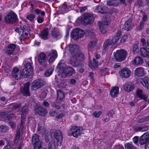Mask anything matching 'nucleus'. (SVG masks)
Listing matches in <instances>:
<instances>
[{
    "label": "nucleus",
    "instance_id": "obj_1",
    "mask_svg": "<svg viewBox=\"0 0 149 149\" xmlns=\"http://www.w3.org/2000/svg\"><path fill=\"white\" fill-rule=\"evenodd\" d=\"M69 47L70 52L74 54L70 58V63L74 67H77L81 63L84 56L83 54L78 52L79 47L78 45L70 44Z\"/></svg>",
    "mask_w": 149,
    "mask_h": 149
},
{
    "label": "nucleus",
    "instance_id": "obj_2",
    "mask_svg": "<svg viewBox=\"0 0 149 149\" xmlns=\"http://www.w3.org/2000/svg\"><path fill=\"white\" fill-rule=\"evenodd\" d=\"M55 140H52L50 141L48 145V149H56V147L60 146L62 144L63 136L60 130H56L54 134Z\"/></svg>",
    "mask_w": 149,
    "mask_h": 149
},
{
    "label": "nucleus",
    "instance_id": "obj_3",
    "mask_svg": "<svg viewBox=\"0 0 149 149\" xmlns=\"http://www.w3.org/2000/svg\"><path fill=\"white\" fill-rule=\"evenodd\" d=\"M58 65L60 66L59 72L61 77L64 78L68 75L71 76L75 74V71L73 68L66 65L63 66L60 63Z\"/></svg>",
    "mask_w": 149,
    "mask_h": 149
},
{
    "label": "nucleus",
    "instance_id": "obj_4",
    "mask_svg": "<svg viewBox=\"0 0 149 149\" xmlns=\"http://www.w3.org/2000/svg\"><path fill=\"white\" fill-rule=\"evenodd\" d=\"M24 62H26L25 64V68L23 70V75L25 77H27L32 73L33 68V63L31 58L26 59Z\"/></svg>",
    "mask_w": 149,
    "mask_h": 149
},
{
    "label": "nucleus",
    "instance_id": "obj_5",
    "mask_svg": "<svg viewBox=\"0 0 149 149\" xmlns=\"http://www.w3.org/2000/svg\"><path fill=\"white\" fill-rule=\"evenodd\" d=\"M83 129L82 127L73 126L68 131V134L69 136H73L75 138H77L82 134H83Z\"/></svg>",
    "mask_w": 149,
    "mask_h": 149
},
{
    "label": "nucleus",
    "instance_id": "obj_6",
    "mask_svg": "<svg viewBox=\"0 0 149 149\" xmlns=\"http://www.w3.org/2000/svg\"><path fill=\"white\" fill-rule=\"evenodd\" d=\"M85 32L84 30L79 28H75L73 30L71 36V38L74 40L79 39L84 36Z\"/></svg>",
    "mask_w": 149,
    "mask_h": 149
},
{
    "label": "nucleus",
    "instance_id": "obj_7",
    "mask_svg": "<svg viewBox=\"0 0 149 149\" xmlns=\"http://www.w3.org/2000/svg\"><path fill=\"white\" fill-rule=\"evenodd\" d=\"M115 59L118 61H122L124 60L127 55V52L123 49L117 50L114 54Z\"/></svg>",
    "mask_w": 149,
    "mask_h": 149
},
{
    "label": "nucleus",
    "instance_id": "obj_8",
    "mask_svg": "<svg viewBox=\"0 0 149 149\" xmlns=\"http://www.w3.org/2000/svg\"><path fill=\"white\" fill-rule=\"evenodd\" d=\"M17 17V15L13 11H11L5 18V21L8 23H12L15 21Z\"/></svg>",
    "mask_w": 149,
    "mask_h": 149
},
{
    "label": "nucleus",
    "instance_id": "obj_9",
    "mask_svg": "<svg viewBox=\"0 0 149 149\" xmlns=\"http://www.w3.org/2000/svg\"><path fill=\"white\" fill-rule=\"evenodd\" d=\"M111 22L109 17L105 18L102 23L100 21L98 22L100 32L102 33H105L106 32V29L104 28L103 26L107 25L109 24Z\"/></svg>",
    "mask_w": 149,
    "mask_h": 149
},
{
    "label": "nucleus",
    "instance_id": "obj_10",
    "mask_svg": "<svg viewBox=\"0 0 149 149\" xmlns=\"http://www.w3.org/2000/svg\"><path fill=\"white\" fill-rule=\"evenodd\" d=\"M84 19L82 22L84 25H86L94 20L93 15L92 14H86L83 16Z\"/></svg>",
    "mask_w": 149,
    "mask_h": 149
},
{
    "label": "nucleus",
    "instance_id": "obj_11",
    "mask_svg": "<svg viewBox=\"0 0 149 149\" xmlns=\"http://www.w3.org/2000/svg\"><path fill=\"white\" fill-rule=\"evenodd\" d=\"M43 81L42 80H37L32 84L31 89L35 90L40 88L44 84Z\"/></svg>",
    "mask_w": 149,
    "mask_h": 149
},
{
    "label": "nucleus",
    "instance_id": "obj_12",
    "mask_svg": "<svg viewBox=\"0 0 149 149\" xmlns=\"http://www.w3.org/2000/svg\"><path fill=\"white\" fill-rule=\"evenodd\" d=\"M12 75L13 77L17 80L20 79L22 76H24L23 75V73L22 74L19 71V69L16 67H15L13 68L12 72Z\"/></svg>",
    "mask_w": 149,
    "mask_h": 149
},
{
    "label": "nucleus",
    "instance_id": "obj_13",
    "mask_svg": "<svg viewBox=\"0 0 149 149\" xmlns=\"http://www.w3.org/2000/svg\"><path fill=\"white\" fill-rule=\"evenodd\" d=\"M137 83L142 84L146 88L149 89V78L147 77H145L143 79H139L137 81Z\"/></svg>",
    "mask_w": 149,
    "mask_h": 149
},
{
    "label": "nucleus",
    "instance_id": "obj_14",
    "mask_svg": "<svg viewBox=\"0 0 149 149\" xmlns=\"http://www.w3.org/2000/svg\"><path fill=\"white\" fill-rule=\"evenodd\" d=\"M120 73L121 76L127 78L130 76L131 72L128 68H125L121 70L120 72Z\"/></svg>",
    "mask_w": 149,
    "mask_h": 149
},
{
    "label": "nucleus",
    "instance_id": "obj_15",
    "mask_svg": "<svg viewBox=\"0 0 149 149\" xmlns=\"http://www.w3.org/2000/svg\"><path fill=\"white\" fill-rule=\"evenodd\" d=\"M136 96L137 97L146 101L147 98V96L143 92L142 90L138 88L136 91Z\"/></svg>",
    "mask_w": 149,
    "mask_h": 149
},
{
    "label": "nucleus",
    "instance_id": "obj_16",
    "mask_svg": "<svg viewBox=\"0 0 149 149\" xmlns=\"http://www.w3.org/2000/svg\"><path fill=\"white\" fill-rule=\"evenodd\" d=\"M30 83H27L24 84L23 87H22L20 89L21 92L24 95L28 96L30 95L29 91Z\"/></svg>",
    "mask_w": 149,
    "mask_h": 149
},
{
    "label": "nucleus",
    "instance_id": "obj_17",
    "mask_svg": "<svg viewBox=\"0 0 149 149\" xmlns=\"http://www.w3.org/2000/svg\"><path fill=\"white\" fill-rule=\"evenodd\" d=\"M32 143L34 146V148L36 146H37L42 145V142L39 140V136L36 134H34L32 136Z\"/></svg>",
    "mask_w": 149,
    "mask_h": 149
},
{
    "label": "nucleus",
    "instance_id": "obj_18",
    "mask_svg": "<svg viewBox=\"0 0 149 149\" xmlns=\"http://www.w3.org/2000/svg\"><path fill=\"white\" fill-rule=\"evenodd\" d=\"M100 57V55L99 54H96L95 55V58H93V63H91V62H89V65L91 68L95 69L98 66V62L97 61V59H99Z\"/></svg>",
    "mask_w": 149,
    "mask_h": 149
},
{
    "label": "nucleus",
    "instance_id": "obj_19",
    "mask_svg": "<svg viewBox=\"0 0 149 149\" xmlns=\"http://www.w3.org/2000/svg\"><path fill=\"white\" fill-rule=\"evenodd\" d=\"M57 54L56 51L55 50H52L49 52L48 56L49 62L52 63L54 61L57 57Z\"/></svg>",
    "mask_w": 149,
    "mask_h": 149
},
{
    "label": "nucleus",
    "instance_id": "obj_20",
    "mask_svg": "<svg viewBox=\"0 0 149 149\" xmlns=\"http://www.w3.org/2000/svg\"><path fill=\"white\" fill-rule=\"evenodd\" d=\"M149 140V134L148 133H146L142 135L139 139V142L141 145H143L145 144Z\"/></svg>",
    "mask_w": 149,
    "mask_h": 149
},
{
    "label": "nucleus",
    "instance_id": "obj_21",
    "mask_svg": "<svg viewBox=\"0 0 149 149\" xmlns=\"http://www.w3.org/2000/svg\"><path fill=\"white\" fill-rule=\"evenodd\" d=\"M30 6V10L31 13H33L34 12L37 15L40 14L42 16L45 15V13L44 11H42L38 9H35L32 4H31Z\"/></svg>",
    "mask_w": 149,
    "mask_h": 149
},
{
    "label": "nucleus",
    "instance_id": "obj_22",
    "mask_svg": "<svg viewBox=\"0 0 149 149\" xmlns=\"http://www.w3.org/2000/svg\"><path fill=\"white\" fill-rule=\"evenodd\" d=\"M34 110L39 115L45 116L47 113L46 109H43L41 107H39L38 108L35 107Z\"/></svg>",
    "mask_w": 149,
    "mask_h": 149
},
{
    "label": "nucleus",
    "instance_id": "obj_23",
    "mask_svg": "<svg viewBox=\"0 0 149 149\" xmlns=\"http://www.w3.org/2000/svg\"><path fill=\"white\" fill-rule=\"evenodd\" d=\"M121 32L120 31H118L115 34L114 37L111 39H110L112 42V44H115L118 42L120 38Z\"/></svg>",
    "mask_w": 149,
    "mask_h": 149
},
{
    "label": "nucleus",
    "instance_id": "obj_24",
    "mask_svg": "<svg viewBox=\"0 0 149 149\" xmlns=\"http://www.w3.org/2000/svg\"><path fill=\"white\" fill-rule=\"evenodd\" d=\"M119 88L116 86L113 87L110 91V94L111 97H115L118 96L119 93Z\"/></svg>",
    "mask_w": 149,
    "mask_h": 149
},
{
    "label": "nucleus",
    "instance_id": "obj_25",
    "mask_svg": "<svg viewBox=\"0 0 149 149\" xmlns=\"http://www.w3.org/2000/svg\"><path fill=\"white\" fill-rule=\"evenodd\" d=\"M28 107L27 106H25L22 109V114L21 116V124L22 125L23 123L26 119L25 115H24L27 111Z\"/></svg>",
    "mask_w": 149,
    "mask_h": 149
},
{
    "label": "nucleus",
    "instance_id": "obj_26",
    "mask_svg": "<svg viewBox=\"0 0 149 149\" xmlns=\"http://www.w3.org/2000/svg\"><path fill=\"white\" fill-rule=\"evenodd\" d=\"M123 86L124 90L127 92L132 91L134 88V86L131 83L125 84Z\"/></svg>",
    "mask_w": 149,
    "mask_h": 149
},
{
    "label": "nucleus",
    "instance_id": "obj_27",
    "mask_svg": "<svg viewBox=\"0 0 149 149\" xmlns=\"http://www.w3.org/2000/svg\"><path fill=\"white\" fill-rule=\"evenodd\" d=\"M16 45L14 44H11L8 46L6 49V51L7 53L10 55L12 54L14 50L16 48Z\"/></svg>",
    "mask_w": 149,
    "mask_h": 149
},
{
    "label": "nucleus",
    "instance_id": "obj_28",
    "mask_svg": "<svg viewBox=\"0 0 149 149\" xmlns=\"http://www.w3.org/2000/svg\"><path fill=\"white\" fill-rule=\"evenodd\" d=\"M133 25L132 24V20H129L126 21L124 24L123 29L127 31L131 29L132 28Z\"/></svg>",
    "mask_w": 149,
    "mask_h": 149
},
{
    "label": "nucleus",
    "instance_id": "obj_29",
    "mask_svg": "<svg viewBox=\"0 0 149 149\" xmlns=\"http://www.w3.org/2000/svg\"><path fill=\"white\" fill-rule=\"evenodd\" d=\"M37 132L38 133L42 134H45L46 132L47 133V131L43 127V125L41 123L38 124V128Z\"/></svg>",
    "mask_w": 149,
    "mask_h": 149
},
{
    "label": "nucleus",
    "instance_id": "obj_30",
    "mask_svg": "<svg viewBox=\"0 0 149 149\" xmlns=\"http://www.w3.org/2000/svg\"><path fill=\"white\" fill-rule=\"evenodd\" d=\"M46 56L45 54L42 53H40L38 56V60L40 64L44 63L45 61Z\"/></svg>",
    "mask_w": 149,
    "mask_h": 149
},
{
    "label": "nucleus",
    "instance_id": "obj_31",
    "mask_svg": "<svg viewBox=\"0 0 149 149\" xmlns=\"http://www.w3.org/2000/svg\"><path fill=\"white\" fill-rule=\"evenodd\" d=\"M57 100L59 101H62L64 97V93L63 91L61 90H58L57 91Z\"/></svg>",
    "mask_w": 149,
    "mask_h": 149
},
{
    "label": "nucleus",
    "instance_id": "obj_32",
    "mask_svg": "<svg viewBox=\"0 0 149 149\" xmlns=\"http://www.w3.org/2000/svg\"><path fill=\"white\" fill-rule=\"evenodd\" d=\"M143 68L141 67L137 68L135 70V75L138 76H142L144 74Z\"/></svg>",
    "mask_w": 149,
    "mask_h": 149
},
{
    "label": "nucleus",
    "instance_id": "obj_33",
    "mask_svg": "<svg viewBox=\"0 0 149 149\" xmlns=\"http://www.w3.org/2000/svg\"><path fill=\"white\" fill-rule=\"evenodd\" d=\"M96 10L101 13H107L108 11V9L107 7L103 8L101 6H98L96 8Z\"/></svg>",
    "mask_w": 149,
    "mask_h": 149
},
{
    "label": "nucleus",
    "instance_id": "obj_34",
    "mask_svg": "<svg viewBox=\"0 0 149 149\" xmlns=\"http://www.w3.org/2000/svg\"><path fill=\"white\" fill-rule=\"evenodd\" d=\"M143 63V59L140 57H136L134 60L132 61L133 64L136 65L141 64Z\"/></svg>",
    "mask_w": 149,
    "mask_h": 149
},
{
    "label": "nucleus",
    "instance_id": "obj_35",
    "mask_svg": "<svg viewBox=\"0 0 149 149\" xmlns=\"http://www.w3.org/2000/svg\"><path fill=\"white\" fill-rule=\"evenodd\" d=\"M141 55L144 57H148L149 52L147 51L144 48H141L140 49Z\"/></svg>",
    "mask_w": 149,
    "mask_h": 149
},
{
    "label": "nucleus",
    "instance_id": "obj_36",
    "mask_svg": "<svg viewBox=\"0 0 149 149\" xmlns=\"http://www.w3.org/2000/svg\"><path fill=\"white\" fill-rule=\"evenodd\" d=\"M48 33L46 29H44L40 33V36L41 38L44 40H47L48 39Z\"/></svg>",
    "mask_w": 149,
    "mask_h": 149
},
{
    "label": "nucleus",
    "instance_id": "obj_37",
    "mask_svg": "<svg viewBox=\"0 0 149 149\" xmlns=\"http://www.w3.org/2000/svg\"><path fill=\"white\" fill-rule=\"evenodd\" d=\"M27 27L25 26V28L23 30L22 34L21 35V37L22 39H24L28 37V31L27 30Z\"/></svg>",
    "mask_w": 149,
    "mask_h": 149
},
{
    "label": "nucleus",
    "instance_id": "obj_38",
    "mask_svg": "<svg viewBox=\"0 0 149 149\" xmlns=\"http://www.w3.org/2000/svg\"><path fill=\"white\" fill-rule=\"evenodd\" d=\"M35 18V15L34 14H29L26 17V18L31 22L34 21Z\"/></svg>",
    "mask_w": 149,
    "mask_h": 149
},
{
    "label": "nucleus",
    "instance_id": "obj_39",
    "mask_svg": "<svg viewBox=\"0 0 149 149\" xmlns=\"http://www.w3.org/2000/svg\"><path fill=\"white\" fill-rule=\"evenodd\" d=\"M54 70V68H51L49 69L46 70L45 73V75L46 77L49 76L52 74Z\"/></svg>",
    "mask_w": 149,
    "mask_h": 149
},
{
    "label": "nucleus",
    "instance_id": "obj_40",
    "mask_svg": "<svg viewBox=\"0 0 149 149\" xmlns=\"http://www.w3.org/2000/svg\"><path fill=\"white\" fill-rule=\"evenodd\" d=\"M112 42H111L110 39H107L106 40L104 44V49H106L110 45L112 44Z\"/></svg>",
    "mask_w": 149,
    "mask_h": 149
},
{
    "label": "nucleus",
    "instance_id": "obj_41",
    "mask_svg": "<svg viewBox=\"0 0 149 149\" xmlns=\"http://www.w3.org/2000/svg\"><path fill=\"white\" fill-rule=\"evenodd\" d=\"M136 128H137V129L136 130V131H139L141 132L146 131L148 130V127H147L145 126L138 127H137Z\"/></svg>",
    "mask_w": 149,
    "mask_h": 149
},
{
    "label": "nucleus",
    "instance_id": "obj_42",
    "mask_svg": "<svg viewBox=\"0 0 149 149\" xmlns=\"http://www.w3.org/2000/svg\"><path fill=\"white\" fill-rule=\"evenodd\" d=\"M25 26H21L20 27H18L16 28L15 29V31L17 32L20 34L22 32L23 30H24L25 28Z\"/></svg>",
    "mask_w": 149,
    "mask_h": 149
},
{
    "label": "nucleus",
    "instance_id": "obj_43",
    "mask_svg": "<svg viewBox=\"0 0 149 149\" xmlns=\"http://www.w3.org/2000/svg\"><path fill=\"white\" fill-rule=\"evenodd\" d=\"M109 69L108 68H104L100 72L102 76H105L106 74H109Z\"/></svg>",
    "mask_w": 149,
    "mask_h": 149
},
{
    "label": "nucleus",
    "instance_id": "obj_44",
    "mask_svg": "<svg viewBox=\"0 0 149 149\" xmlns=\"http://www.w3.org/2000/svg\"><path fill=\"white\" fill-rule=\"evenodd\" d=\"M53 37L55 39H58L62 37V35L59 32L55 33L52 34Z\"/></svg>",
    "mask_w": 149,
    "mask_h": 149
},
{
    "label": "nucleus",
    "instance_id": "obj_45",
    "mask_svg": "<svg viewBox=\"0 0 149 149\" xmlns=\"http://www.w3.org/2000/svg\"><path fill=\"white\" fill-rule=\"evenodd\" d=\"M130 36L129 35H125L123 36L120 40L121 42L123 43L125 42L128 39V37Z\"/></svg>",
    "mask_w": 149,
    "mask_h": 149
},
{
    "label": "nucleus",
    "instance_id": "obj_46",
    "mask_svg": "<svg viewBox=\"0 0 149 149\" xmlns=\"http://www.w3.org/2000/svg\"><path fill=\"white\" fill-rule=\"evenodd\" d=\"M96 44V41L93 42H91L88 45V49L90 50V49H92L95 46Z\"/></svg>",
    "mask_w": 149,
    "mask_h": 149
},
{
    "label": "nucleus",
    "instance_id": "obj_47",
    "mask_svg": "<svg viewBox=\"0 0 149 149\" xmlns=\"http://www.w3.org/2000/svg\"><path fill=\"white\" fill-rule=\"evenodd\" d=\"M102 113V112L101 111H95L93 113L94 116L95 118H98Z\"/></svg>",
    "mask_w": 149,
    "mask_h": 149
},
{
    "label": "nucleus",
    "instance_id": "obj_48",
    "mask_svg": "<svg viewBox=\"0 0 149 149\" xmlns=\"http://www.w3.org/2000/svg\"><path fill=\"white\" fill-rule=\"evenodd\" d=\"M44 15H43L44 16ZM42 16L41 17L40 16H38L37 17V22L39 23H42L44 21V18Z\"/></svg>",
    "mask_w": 149,
    "mask_h": 149
},
{
    "label": "nucleus",
    "instance_id": "obj_49",
    "mask_svg": "<svg viewBox=\"0 0 149 149\" xmlns=\"http://www.w3.org/2000/svg\"><path fill=\"white\" fill-rule=\"evenodd\" d=\"M8 130V128L3 125H1L0 126V131L3 132L6 131Z\"/></svg>",
    "mask_w": 149,
    "mask_h": 149
},
{
    "label": "nucleus",
    "instance_id": "obj_50",
    "mask_svg": "<svg viewBox=\"0 0 149 149\" xmlns=\"http://www.w3.org/2000/svg\"><path fill=\"white\" fill-rule=\"evenodd\" d=\"M125 148L126 149L127 148V149H131L132 147H135L129 143L126 144L125 145Z\"/></svg>",
    "mask_w": 149,
    "mask_h": 149
},
{
    "label": "nucleus",
    "instance_id": "obj_51",
    "mask_svg": "<svg viewBox=\"0 0 149 149\" xmlns=\"http://www.w3.org/2000/svg\"><path fill=\"white\" fill-rule=\"evenodd\" d=\"M20 135L19 132H17L15 139V142H17L19 141L20 138Z\"/></svg>",
    "mask_w": 149,
    "mask_h": 149
},
{
    "label": "nucleus",
    "instance_id": "obj_52",
    "mask_svg": "<svg viewBox=\"0 0 149 149\" xmlns=\"http://www.w3.org/2000/svg\"><path fill=\"white\" fill-rule=\"evenodd\" d=\"M61 10L63 13H65L67 12L68 9L67 6L65 5L61 8Z\"/></svg>",
    "mask_w": 149,
    "mask_h": 149
},
{
    "label": "nucleus",
    "instance_id": "obj_53",
    "mask_svg": "<svg viewBox=\"0 0 149 149\" xmlns=\"http://www.w3.org/2000/svg\"><path fill=\"white\" fill-rule=\"evenodd\" d=\"M114 114V111L113 110L109 111L107 113V116L109 117L112 116Z\"/></svg>",
    "mask_w": 149,
    "mask_h": 149
},
{
    "label": "nucleus",
    "instance_id": "obj_54",
    "mask_svg": "<svg viewBox=\"0 0 149 149\" xmlns=\"http://www.w3.org/2000/svg\"><path fill=\"white\" fill-rule=\"evenodd\" d=\"M144 23H143L142 22H141L139 26L138 27V29L140 30L142 29L144 26Z\"/></svg>",
    "mask_w": 149,
    "mask_h": 149
},
{
    "label": "nucleus",
    "instance_id": "obj_55",
    "mask_svg": "<svg viewBox=\"0 0 149 149\" xmlns=\"http://www.w3.org/2000/svg\"><path fill=\"white\" fill-rule=\"evenodd\" d=\"M138 45L137 44H134L133 45V50L134 52H136L138 49Z\"/></svg>",
    "mask_w": 149,
    "mask_h": 149
},
{
    "label": "nucleus",
    "instance_id": "obj_56",
    "mask_svg": "<svg viewBox=\"0 0 149 149\" xmlns=\"http://www.w3.org/2000/svg\"><path fill=\"white\" fill-rule=\"evenodd\" d=\"M57 113L56 112L54 111H50L49 112V114L51 116H53L56 115Z\"/></svg>",
    "mask_w": 149,
    "mask_h": 149
},
{
    "label": "nucleus",
    "instance_id": "obj_57",
    "mask_svg": "<svg viewBox=\"0 0 149 149\" xmlns=\"http://www.w3.org/2000/svg\"><path fill=\"white\" fill-rule=\"evenodd\" d=\"M114 2L113 1H108L107 2V4L108 6H116L117 5H116L114 4Z\"/></svg>",
    "mask_w": 149,
    "mask_h": 149
},
{
    "label": "nucleus",
    "instance_id": "obj_58",
    "mask_svg": "<svg viewBox=\"0 0 149 149\" xmlns=\"http://www.w3.org/2000/svg\"><path fill=\"white\" fill-rule=\"evenodd\" d=\"M141 42L143 46H146V43L145 40L144 39H142L141 40Z\"/></svg>",
    "mask_w": 149,
    "mask_h": 149
},
{
    "label": "nucleus",
    "instance_id": "obj_59",
    "mask_svg": "<svg viewBox=\"0 0 149 149\" xmlns=\"http://www.w3.org/2000/svg\"><path fill=\"white\" fill-rule=\"evenodd\" d=\"M147 19V16L146 15H144L142 18V20L141 22H142L143 23Z\"/></svg>",
    "mask_w": 149,
    "mask_h": 149
},
{
    "label": "nucleus",
    "instance_id": "obj_60",
    "mask_svg": "<svg viewBox=\"0 0 149 149\" xmlns=\"http://www.w3.org/2000/svg\"><path fill=\"white\" fill-rule=\"evenodd\" d=\"M34 149H46V148H42V145L37 146H36L35 147H34Z\"/></svg>",
    "mask_w": 149,
    "mask_h": 149
},
{
    "label": "nucleus",
    "instance_id": "obj_61",
    "mask_svg": "<svg viewBox=\"0 0 149 149\" xmlns=\"http://www.w3.org/2000/svg\"><path fill=\"white\" fill-rule=\"evenodd\" d=\"M87 9L86 7H83L80 8V11L82 12L85 11Z\"/></svg>",
    "mask_w": 149,
    "mask_h": 149
},
{
    "label": "nucleus",
    "instance_id": "obj_62",
    "mask_svg": "<svg viewBox=\"0 0 149 149\" xmlns=\"http://www.w3.org/2000/svg\"><path fill=\"white\" fill-rule=\"evenodd\" d=\"M133 141L135 143H136L138 141V138L137 137H135L133 139Z\"/></svg>",
    "mask_w": 149,
    "mask_h": 149
},
{
    "label": "nucleus",
    "instance_id": "obj_63",
    "mask_svg": "<svg viewBox=\"0 0 149 149\" xmlns=\"http://www.w3.org/2000/svg\"><path fill=\"white\" fill-rule=\"evenodd\" d=\"M11 147V145H10L8 144L5 146L3 148V149H10Z\"/></svg>",
    "mask_w": 149,
    "mask_h": 149
},
{
    "label": "nucleus",
    "instance_id": "obj_64",
    "mask_svg": "<svg viewBox=\"0 0 149 149\" xmlns=\"http://www.w3.org/2000/svg\"><path fill=\"white\" fill-rule=\"evenodd\" d=\"M145 149H149V142L146 143L145 145Z\"/></svg>",
    "mask_w": 149,
    "mask_h": 149
}]
</instances>
